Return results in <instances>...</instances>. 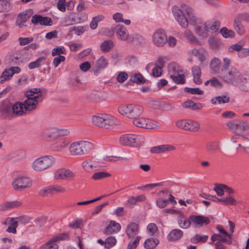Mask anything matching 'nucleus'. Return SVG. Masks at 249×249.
I'll return each mask as SVG.
<instances>
[{
  "instance_id": "obj_1",
  "label": "nucleus",
  "mask_w": 249,
  "mask_h": 249,
  "mask_svg": "<svg viewBox=\"0 0 249 249\" xmlns=\"http://www.w3.org/2000/svg\"><path fill=\"white\" fill-rule=\"evenodd\" d=\"M172 12L175 20L183 28L187 29L189 25H196L201 22V19L197 17L195 10L188 5L173 6Z\"/></svg>"
},
{
  "instance_id": "obj_2",
  "label": "nucleus",
  "mask_w": 249,
  "mask_h": 249,
  "mask_svg": "<svg viewBox=\"0 0 249 249\" xmlns=\"http://www.w3.org/2000/svg\"><path fill=\"white\" fill-rule=\"evenodd\" d=\"M93 125L100 128L109 129L120 124V121L114 116L107 113H98L92 117Z\"/></svg>"
},
{
  "instance_id": "obj_3",
  "label": "nucleus",
  "mask_w": 249,
  "mask_h": 249,
  "mask_svg": "<svg viewBox=\"0 0 249 249\" xmlns=\"http://www.w3.org/2000/svg\"><path fill=\"white\" fill-rule=\"evenodd\" d=\"M56 163L54 157L47 155L35 159L31 164L32 169L36 172H41L50 169Z\"/></svg>"
},
{
  "instance_id": "obj_4",
  "label": "nucleus",
  "mask_w": 249,
  "mask_h": 249,
  "mask_svg": "<svg viewBox=\"0 0 249 249\" xmlns=\"http://www.w3.org/2000/svg\"><path fill=\"white\" fill-rule=\"evenodd\" d=\"M93 148L94 145L92 142L81 141L72 143L70 146L69 150L71 155L79 156L89 154Z\"/></svg>"
},
{
  "instance_id": "obj_5",
  "label": "nucleus",
  "mask_w": 249,
  "mask_h": 249,
  "mask_svg": "<svg viewBox=\"0 0 249 249\" xmlns=\"http://www.w3.org/2000/svg\"><path fill=\"white\" fill-rule=\"evenodd\" d=\"M168 71L169 76L174 83L178 84H184L185 83V75H187L186 71L178 64H170Z\"/></svg>"
},
{
  "instance_id": "obj_6",
  "label": "nucleus",
  "mask_w": 249,
  "mask_h": 249,
  "mask_svg": "<svg viewBox=\"0 0 249 249\" xmlns=\"http://www.w3.org/2000/svg\"><path fill=\"white\" fill-rule=\"evenodd\" d=\"M243 75L235 67L221 72L219 77L224 82L229 84H240Z\"/></svg>"
},
{
  "instance_id": "obj_7",
  "label": "nucleus",
  "mask_w": 249,
  "mask_h": 249,
  "mask_svg": "<svg viewBox=\"0 0 249 249\" xmlns=\"http://www.w3.org/2000/svg\"><path fill=\"white\" fill-rule=\"evenodd\" d=\"M34 105L29 102H17L11 107V115L13 117H19L26 114L27 111L34 110Z\"/></svg>"
},
{
  "instance_id": "obj_8",
  "label": "nucleus",
  "mask_w": 249,
  "mask_h": 249,
  "mask_svg": "<svg viewBox=\"0 0 249 249\" xmlns=\"http://www.w3.org/2000/svg\"><path fill=\"white\" fill-rule=\"evenodd\" d=\"M103 34L108 36H112L114 32L116 34L118 38L122 41L129 40V36L126 28L123 25H117L114 28L103 29Z\"/></svg>"
},
{
  "instance_id": "obj_9",
  "label": "nucleus",
  "mask_w": 249,
  "mask_h": 249,
  "mask_svg": "<svg viewBox=\"0 0 249 249\" xmlns=\"http://www.w3.org/2000/svg\"><path fill=\"white\" fill-rule=\"evenodd\" d=\"M119 141L120 143L123 145L138 147L143 144L144 138L142 135L129 134L120 137Z\"/></svg>"
},
{
  "instance_id": "obj_10",
  "label": "nucleus",
  "mask_w": 249,
  "mask_h": 249,
  "mask_svg": "<svg viewBox=\"0 0 249 249\" xmlns=\"http://www.w3.org/2000/svg\"><path fill=\"white\" fill-rule=\"evenodd\" d=\"M25 95L27 98L25 101L33 104L35 109L38 103L42 101V90L40 88H32L27 90Z\"/></svg>"
},
{
  "instance_id": "obj_11",
  "label": "nucleus",
  "mask_w": 249,
  "mask_h": 249,
  "mask_svg": "<svg viewBox=\"0 0 249 249\" xmlns=\"http://www.w3.org/2000/svg\"><path fill=\"white\" fill-rule=\"evenodd\" d=\"M32 185L31 179L25 176H19L16 178L13 182L12 186L15 190L22 191L30 187Z\"/></svg>"
},
{
  "instance_id": "obj_12",
  "label": "nucleus",
  "mask_w": 249,
  "mask_h": 249,
  "mask_svg": "<svg viewBox=\"0 0 249 249\" xmlns=\"http://www.w3.org/2000/svg\"><path fill=\"white\" fill-rule=\"evenodd\" d=\"M133 124L138 127L146 129H154L159 126L157 122L140 116L134 119Z\"/></svg>"
},
{
  "instance_id": "obj_13",
  "label": "nucleus",
  "mask_w": 249,
  "mask_h": 249,
  "mask_svg": "<svg viewBox=\"0 0 249 249\" xmlns=\"http://www.w3.org/2000/svg\"><path fill=\"white\" fill-rule=\"evenodd\" d=\"M167 42V35L165 31L161 29L156 30L152 36V43L158 47H163Z\"/></svg>"
},
{
  "instance_id": "obj_14",
  "label": "nucleus",
  "mask_w": 249,
  "mask_h": 249,
  "mask_svg": "<svg viewBox=\"0 0 249 249\" xmlns=\"http://www.w3.org/2000/svg\"><path fill=\"white\" fill-rule=\"evenodd\" d=\"M176 124L177 127L191 132L197 131L200 128L199 123L192 120H180Z\"/></svg>"
},
{
  "instance_id": "obj_15",
  "label": "nucleus",
  "mask_w": 249,
  "mask_h": 249,
  "mask_svg": "<svg viewBox=\"0 0 249 249\" xmlns=\"http://www.w3.org/2000/svg\"><path fill=\"white\" fill-rule=\"evenodd\" d=\"M68 234L61 233L52 237L42 247L43 249H58L57 242L66 240L68 238Z\"/></svg>"
},
{
  "instance_id": "obj_16",
  "label": "nucleus",
  "mask_w": 249,
  "mask_h": 249,
  "mask_svg": "<svg viewBox=\"0 0 249 249\" xmlns=\"http://www.w3.org/2000/svg\"><path fill=\"white\" fill-rule=\"evenodd\" d=\"M54 178L57 180H71L75 176L71 171L65 168L57 170L54 173Z\"/></svg>"
},
{
  "instance_id": "obj_17",
  "label": "nucleus",
  "mask_w": 249,
  "mask_h": 249,
  "mask_svg": "<svg viewBox=\"0 0 249 249\" xmlns=\"http://www.w3.org/2000/svg\"><path fill=\"white\" fill-rule=\"evenodd\" d=\"M21 71L18 67H11L5 69L0 75V83L3 84L4 82L10 80L15 74H18Z\"/></svg>"
},
{
  "instance_id": "obj_18",
  "label": "nucleus",
  "mask_w": 249,
  "mask_h": 249,
  "mask_svg": "<svg viewBox=\"0 0 249 249\" xmlns=\"http://www.w3.org/2000/svg\"><path fill=\"white\" fill-rule=\"evenodd\" d=\"M82 166L85 171L88 172H93L99 170L101 166L99 162L92 159H88L84 160Z\"/></svg>"
},
{
  "instance_id": "obj_19",
  "label": "nucleus",
  "mask_w": 249,
  "mask_h": 249,
  "mask_svg": "<svg viewBox=\"0 0 249 249\" xmlns=\"http://www.w3.org/2000/svg\"><path fill=\"white\" fill-rule=\"evenodd\" d=\"M33 14V11L32 9H28L21 13H20L17 18L16 20V25L19 28H22L26 26L25 23L30 18Z\"/></svg>"
},
{
  "instance_id": "obj_20",
  "label": "nucleus",
  "mask_w": 249,
  "mask_h": 249,
  "mask_svg": "<svg viewBox=\"0 0 249 249\" xmlns=\"http://www.w3.org/2000/svg\"><path fill=\"white\" fill-rule=\"evenodd\" d=\"M190 220H191L192 225L195 227L207 225L210 222V220L208 217L202 215H191L190 216Z\"/></svg>"
},
{
  "instance_id": "obj_21",
  "label": "nucleus",
  "mask_w": 249,
  "mask_h": 249,
  "mask_svg": "<svg viewBox=\"0 0 249 249\" xmlns=\"http://www.w3.org/2000/svg\"><path fill=\"white\" fill-rule=\"evenodd\" d=\"M143 111L144 109L142 106L137 104H131L129 119H134L141 116Z\"/></svg>"
},
{
  "instance_id": "obj_22",
  "label": "nucleus",
  "mask_w": 249,
  "mask_h": 249,
  "mask_svg": "<svg viewBox=\"0 0 249 249\" xmlns=\"http://www.w3.org/2000/svg\"><path fill=\"white\" fill-rule=\"evenodd\" d=\"M57 128L50 127L44 129L42 132V136L44 139H55L57 138Z\"/></svg>"
},
{
  "instance_id": "obj_23",
  "label": "nucleus",
  "mask_w": 249,
  "mask_h": 249,
  "mask_svg": "<svg viewBox=\"0 0 249 249\" xmlns=\"http://www.w3.org/2000/svg\"><path fill=\"white\" fill-rule=\"evenodd\" d=\"M204 28L207 33H214L216 32L220 26V22L218 21H207L204 22Z\"/></svg>"
},
{
  "instance_id": "obj_24",
  "label": "nucleus",
  "mask_w": 249,
  "mask_h": 249,
  "mask_svg": "<svg viewBox=\"0 0 249 249\" xmlns=\"http://www.w3.org/2000/svg\"><path fill=\"white\" fill-rule=\"evenodd\" d=\"M31 21L32 23L34 24L39 23L42 25H51L52 22L51 18L49 17H43L37 15L32 17Z\"/></svg>"
},
{
  "instance_id": "obj_25",
  "label": "nucleus",
  "mask_w": 249,
  "mask_h": 249,
  "mask_svg": "<svg viewBox=\"0 0 249 249\" xmlns=\"http://www.w3.org/2000/svg\"><path fill=\"white\" fill-rule=\"evenodd\" d=\"M4 225H9L6 231L9 233H16L17 228L18 226L17 221L15 217H8L4 223Z\"/></svg>"
},
{
  "instance_id": "obj_26",
  "label": "nucleus",
  "mask_w": 249,
  "mask_h": 249,
  "mask_svg": "<svg viewBox=\"0 0 249 249\" xmlns=\"http://www.w3.org/2000/svg\"><path fill=\"white\" fill-rule=\"evenodd\" d=\"M121 228V225L119 223L111 220L108 225L105 228L104 233L108 235L114 232H117L120 231Z\"/></svg>"
},
{
  "instance_id": "obj_27",
  "label": "nucleus",
  "mask_w": 249,
  "mask_h": 249,
  "mask_svg": "<svg viewBox=\"0 0 249 249\" xmlns=\"http://www.w3.org/2000/svg\"><path fill=\"white\" fill-rule=\"evenodd\" d=\"M139 231L138 225L136 223L132 222L127 226L126 233L128 238H130L136 235L138 233Z\"/></svg>"
},
{
  "instance_id": "obj_28",
  "label": "nucleus",
  "mask_w": 249,
  "mask_h": 249,
  "mask_svg": "<svg viewBox=\"0 0 249 249\" xmlns=\"http://www.w3.org/2000/svg\"><path fill=\"white\" fill-rule=\"evenodd\" d=\"M221 66L220 60L217 58H213L210 62V68L212 73H219Z\"/></svg>"
},
{
  "instance_id": "obj_29",
  "label": "nucleus",
  "mask_w": 249,
  "mask_h": 249,
  "mask_svg": "<svg viewBox=\"0 0 249 249\" xmlns=\"http://www.w3.org/2000/svg\"><path fill=\"white\" fill-rule=\"evenodd\" d=\"M184 36L188 41L194 45H201L202 43L196 37L193 32L189 30H186L184 32Z\"/></svg>"
},
{
  "instance_id": "obj_30",
  "label": "nucleus",
  "mask_w": 249,
  "mask_h": 249,
  "mask_svg": "<svg viewBox=\"0 0 249 249\" xmlns=\"http://www.w3.org/2000/svg\"><path fill=\"white\" fill-rule=\"evenodd\" d=\"M22 202L19 201H14L5 202L2 204L0 206V209L2 211L15 209L20 207Z\"/></svg>"
},
{
  "instance_id": "obj_31",
  "label": "nucleus",
  "mask_w": 249,
  "mask_h": 249,
  "mask_svg": "<svg viewBox=\"0 0 249 249\" xmlns=\"http://www.w3.org/2000/svg\"><path fill=\"white\" fill-rule=\"evenodd\" d=\"M216 229L222 235L225 237V238H222L221 240L222 242L226 243L229 245L232 243L231 236L224 230L221 225H217Z\"/></svg>"
},
{
  "instance_id": "obj_32",
  "label": "nucleus",
  "mask_w": 249,
  "mask_h": 249,
  "mask_svg": "<svg viewBox=\"0 0 249 249\" xmlns=\"http://www.w3.org/2000/svg\"><path fill=\"white\" fill-rule=\"evenodd\" d=\"M192 72L193 75L194 82L197 85L201 84L202 80L200 79L201 71L198 66H195L192 68Z\"/></svg>"
},
{
  "instance_id": "obj_33",
  "label": "nucleus",
  "mask_w": 249,
  "mask_h": 249,
  "mask_svg": "<svg viewBox=\"0 0 249 249\" xmlns=\"http://www.w3.org/2000/svg\"><path fill=\"white\" fill-rule=\"evenodd\" d=\"M182 106L184 108H188L191 110H195L202 108V105L200 103H195L192 100H188L184 102Z\"/></svg>"
},
{
  "instance_id": "obj_34",
  "label": "nucleus",
  "mask_w": 249,
  "mask_h": 249,
  "mask_svg": "<svg viewBox=\"0 0 249 249\" xmlns=\"http://www.w3.org/2000/svg\"><path fill=\"white\" fill-rule=\"evenodd\" d=\"M114 46V43L111 39H107L104 41L100 45L101 50L104 53L110 52Z\"/></svg>"
},
{
  "instance_id": "obj_35",
  "label": "nucleus",
  "mask_w": 249,
  "mask_h": 249,
  "mask_svg": "<svg viewBox=\"0 0 249 249\" xmlns=\"http://www.w3.org/2000/svg\"><path fill=\"white\" fill-rule=\"evenodd\" d=\"M131 104L120 105L118 108V113L127 118H129Z\"/></svg>"
},
{
  "instance_id": "obj_36",
  "label": "nucleus",
  "mask_w": 249,
  "mask_h": 249,
  "mask_svg": "<svg viewBox=\"0 0 249 249\" xmlns=\"http://www.w3.org/2000/svg\"><path fill=\"white\" fill-rule=\"evenodd\" d=\"M223 81L219 80L217 77H213L212 78L207 80L204 82L205 86H208L209 84L211 87L215 88H221L223 86Z\"/></svg>"
},
{
  "instance_id": "obj_37",
  "label": "nucleus",
  "mask_w": 249,
  "mask_h": 249,
  "mask_svg": "<svg viewBox=\"0 0 249 249\" xmlns=\"http://www.w3.org/2000/svg\"><path fill=\"white\" fill-rule=\"evenodd\" d=\"M215 199L218 200V202L222 203L224 205H236L237 204L236 199L231 195H228L222 198L215 197Z\"/></svg>"
},
{
  "instance_id": "obj_38",
  "label": "nucleus",
  "mask_w": 249,
  "mask_h": 249,
  "mask_svg": "<svg viewBox=\"0 0 249 249\" xmlns=\"http://www.w3.org/2000/svg\"><path fill=\"white\" fill-rule=\"evenodd\" d=\"M178 220L179 227L182 229H187L191 224V220H190V216L187 219L184 216L180 215L178 217Z\"/></svg>"
},
{
  "instance_id": "obj_39",
  "label": "nucleus",
  "mask_w": 249,
  "mask_h": 249,
  "mask_svg": "<svg viewBox=\"0 0 249 249\" xmlns=\"http://www.w3.org/2000/svg\"><path fill=\"white\" fill-rule=\"evenodd\" d=\"M194 26H195V32L197 36L202 38H206L208 36V34L204 28V23L201 26L197 24Z\"/></svg>"
},
{
  "instance_id": "obj_40",
  "label": "nucleus",
  "mask_w": 249,
  "mask_h": 249,
  "mask_svg": "<svg viewBox=\"0 0 249 249\" xmlns=\"http://www.w3.org/2000/svg\"><path fill=\"white\" fill-rule=\"evenodd\" d=\"M159 243V241L158 239L154 238H150L147 239L144 243V246L147 249H153L156 248Z\"/></svg>"
},
{
  "instance_id": "obj_41",
  "label": "nucleus",
  "mask_w": 249,
  "mask_h": 249,
  "mask_svg": "<svg viewBox=\"0 0 249 249\" xmlns=\"http://www.w3.org/2000/svg\"><path fill=\"white\" fill-rule=\"evenodd\" d=\"M183 232L180 230H173L168 235V239L169 241L177 240L182 236Z\"/></svg>"
},
{
  "instance_id": "obj_42",
  "label": "nucleus",
  "mask_w": 249,
  "mask_h": 249,
  "mask_svg": "<svg viewBox=\"0 0 249 249\" xmlns=\"http://www.w3.org/2000/svg\"><path fill=\"white\" fill-rule=\"evenodd\" d=\"M230 102V98L227 95H222L216 96L211 100V103L213 104L216 105L217 104H225Z\"/></svg>"
},
{
  "instance_id": "obj_43",
  "label": "nucleus",
  "mask_w": 249,
  "mask_h": 249,
  "mask_svg": "<svg viewBox=\"0 0 249 249\" xmlns=\"http://www.w3.org/2000/svg\"><path fill=\"white\" fill-rule=\"evenodd\" d=\"M108 60L105 57L101 56L95 62V67L97 69H104L108 66Z\"/></svg>"
},
{
  "instance_id": "obj_44",
  "label": "nucleus",
  "mask_w": 249,
  "mask_h": 249,
  "mask_svg": "<svg viewBox=\"0 0 249 249\" xmlns=\"http://www.w3.org/2000/svg\"><path fill=\"white\" fill-rule=\"evenodd\" d=\"M207 151L209 153H214L220 149L219 144L216 142H210L206 145Z\"/></svg>"
},
{
  "instance_id": "obj_45",
  "label": "nucleus",
  "mask_w": 249,
  "mask_h": 249,
  "mask_svg": "<svg viewBox=\"0 0 249 249\" xmlns=\"http://www.w3.org/2000/svg\"><path fill=\"white\" fill-rule=\"evenodd\" d=\"M130 80L138 84H143L145 79L140 73H133L130 76Z\"/></svg>"
},
{
  "instance_id": "obj_46",
  "label": "nucleus",
  "mask_w": 249,
  "mask_h": 249,
  "mask_svg": "<svg viewBox=\"0 0 249 249\" xmlns=\"http://www.w3.org/2000/svg\"><path fill=\"white\" fill-rule=\"evenodd\" d=\"M147 231L151 236H157L159 234L158 227L155 223L149 224L147 226Z\"/></svg>"
},
{
  "instance_id": "obj_47",
  "label": "nucleus",
  "mask_w": 249,
  "mask_h": 249,
  "mask_svg": "<svg viewBox=\"0 0 249 249\" xmlns=\"http://www.w3.org/2000/svg\"><path fill=\"white\" fill-rule=\"evenodd\" d=\"M129 40L135 45L142 44L144 41L143 37L138 34H135L131 36Z\"/></svg>"
},
{
  "instance_id": "obj_48",
  "label": "nucleus",
  "mask_w": 249,
  "mask_h": 249,
  "mask_svg": "<svg viewBox=\"0 0 249 249\" xmlns=\"http://www.w3.org/2000/svg\"><path fill=\"white\" fill-rule=\"evenodd\" d=\"M208 42L212 49L217 50L220 48L221 43L217 38L210 37L208 39Z\"/></svg>"
},
{
  "instance_id": "obj_49",
  "label": "nucleus",
  "mask_w": 249,
  "mask_h": 249,
  "mask_svg": "<svg viewBox=\"0 0 249 249\" xmlns=\"http://www.w3.org/2000/svg\"><path fill=\"white\" fill-rule=\"evenodd\" d=\"M234 28L237 33L240 35L245 33V29L244 26L241 24L240 21L235 19L234 20Z\"/></svg>"
},
{
  "instance_id": "obj_50",
  "label": "nucleus",
  "mask_w": 249,
  "mask_h": 249,
  "mask_svg": "<svg viewBox=\"0 0 249 249\" xmlns=\"http://www.w3.org/2000/svg\"><path fill=\"white\" fill-rule=\"evenodd\" d=\"M111 175L106 172H98L94 173L92 176V178L94 180H100L105 178H108Z\"/></svg>"
},
{
  "instance_id": "obj_51",
  "label": "nucleus",
  "mask_w": 249,
  "mask_h": 249,
  "mask_svg": "<svg viewBox=\"0 0 249 249\" xmlns=\"http://www.w3.org/2000/svg\"><path fill=\"white\" fill-rule=\"evenodd\" d=\"M45 59V57L41 56L38 58L36 60L28 64L29 69L32 70L39 67L41 65V63L44 61Z\"/></svg>"
},
{
  "instance_id": "obj_52",
  "label": "nucleus",
  "mask_w": 249,
  "mask_h": 249,
  "mask_svg": "<svg viewBox=\"0 0 249 249\" xmlns=\"http://www.w3.org/2000/svg\"><path fill=\"white\" fill-rule=\"evenodd\" d=\"M208 239V235H201L196 234L191 238V242L193 244H196L198 242H205Z\"/></svg>"
},
{
  "instance_id": "obj_53",
  "label": "nucleus",
  "mask_w": 249,
  "mask_h": 249,
  "mask_svg": "<svg viewBox=\"0 0 249 249\" xmlns=\"http://www.w3.org/2000/svg\"><path fill=\"white\" fill-rule=\"evenodd\" d=\"M86 26H73L70 29V32H74V34L77 36L82 35L87 29Z\"/></svg>"
},
{
  "instance_id": "obj_54",
  "label": "nucleus",
  "mask_w": 249,
  "mask_h": 249,
  "mask_svg": "<svg viewBox=\"0 0 249 249\" xmlns=\"http://www.w3.org/2000/svg\"><path fill=\"white\" fill-rule=\"evenodd\" d=\"M231 64V58L227 57H224L222 59V66L221 72H223L229 70V67Z\"/></svg>"
},
{
  "instance_id": "obj_55",
  "label": "nucleus",
  "mask_w": 249,
  "mask_h": 249,
  "mask_svg": "<svg viewBox=\"0 0 249 249\" xmlns=\"http://www.w3.org/2000/svg\"><path fill=\"white\" fill-rule=\"evenodd\" d=\"M38 193L42 196L48 197L50 196L53 194L51 186L42 188L39 190Z\"/></svg>"
},
{
  "instance_id": "obj_56",
  "label": "nucleus",
  "mask_w": 249,
  "mask_h": 249,
  "mask_svg": "<svg viewBox=\"0 0 249 249\" xmlns=\"http://www.w3.org/2000/svg\"><path fill=\"white\" fill-rule=\"evenodd\" d=\"M11 6L6 0H0V12H7L10 10Z\"/></svg>"
},
{
  "instance_id": "obj_57",
  "label": "nucleus",
  "mask_w": 249,
  "mask_h": 249,
  "mask_svg": "<svg viewBox=\"0 0 249 249\" xmlns=\"http://www.w3.org/2000/svg\"><path fill=\"white\" fill-rule=\"evenodd\" d=\"M220 33L223 37L225 38L231 37L234 36V32L231 30H228L226 28H223L220 30Z\"/></svg>"
},
{
  "instance_id": "obj_58",
  "label": "nucleus",
  "mask_w": 249,
  "mask_h": 249,
  "mask_svg": "<svg viewBox=\"0 0 249 249\" xmlns=\"http://www.w3.org/2000/svg\"><path fill=\"white\" fill-rule=\"evenodd\" d=\"M184 90L185 92L191 93L192 94L202 95L204 93L203 90L200 89L198 88H185L184 89Z\"/></svg>"
},
{
  "instance_id": "obj_59",
  "label": "nucleus",
  "mask_w": 249,
  "mask_h": 249,
  "mask_svg": "<svg viewBox=\"0 0 249 249\" xmlns=\"http://www.w3.org/2000/svg\"><path fill=\"white\" fill-rule=\"evenodd\" d=\"M141 238V237L140 236H137L134 240H131L128 244L127 249H136Z\"/></svg>"
},
{
  "instance_id": "obj_60",
  "label": "nucleus",
  "mask_w": 249,
  "mask_h": 249,
  "mask_svg": "<svg viewBox=\"0 0 249 249\" xmlns=\"http://www.w3.org/2000/svg\"><path fill=\"white\" fill-rule=\"evenodd\" d=\"M116 243V239L113 236H109L106 239L105 242V247L107 249H110L114 246Z\"/></svg>"
},
{
  "instance_id": "obj_61",
  "label": "nucleus",
  "mask_w": 249,
  "mask_h": 249,
  "mask_svg": "<svg viewBox=\"0 0 249 249\" xmlns=\"http://www.w3.org/2000/svg\"><path fill=\"white\" fill-rule=\"evenodd\" d=\"M226 125L227 127L231 130L235 131V133L237 132L238 130V121H231L228 122L226 124Z\"/></svg>"
},
{
  "instance_id": "obj_62",
  "label": "nucleus",
  "mask_w": 249,
  "mask_h": 249,
  "mask_svg": "<svg viewBox=\"0 0 249 249\" xmlns=\"http://www.w3.org/2000/svg\"><path fill=\"white\" fill-rule=\"evenodd\" d=\"M65 50L63 47H57L53 49L52 52V55L53 56H59L61 54H65Z\"/></svg>"
},
{
  "instance_id": "obj_63",
  "label": "nucleus",
  "mask_w": 249,
  "mask_h": 249,
  "mask_svg": "<svg viewBox=\"0 0 249 249\" xmlns=\"http://www.w3.org/2000/svg\"><path fill=\"white\" fill-rule=\"evenodd\" d=\"M240 58H243L249 56V48H242L237 54Z\"/></svg>"
},
{
  "instance_id": "obj_64",
  "label": "nucleus",
  "mask_w": 249,
  "mask_h": 249,
  "mask_svg": "<svg viewBox=\"0 0 249 249\" xmlns=\"http://www.w3.org/2000/svg\"><path fill=\"white\" fill-rule=\"evenodd\" d=\"M237 20L241 21L242 20L246 22H249V14L244 13L237 15L235 18Z\"/></svg>"
}]
</instances>
